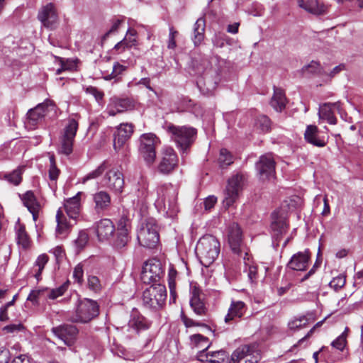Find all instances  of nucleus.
I'll return each instance as SVG.
<instances>
[{"label":"nucleus","mask_w":363,"mask_h":363,"mask_svg":"<svg viewBox=\"0 0 363 363\" xmlns=\"http://www.w3.org/2000/svg\"><path fill=\"white\" fill-rule=\"evenodd\" d=\"M231 39L223 33H216L212 39L214 46L217 48H223L225 44L230 45Z\"/></svg>","instance_id":"09e8293b"},{"label":"nucleus","mask_w":363,"mask_h":363,"mask_svg":"<svg viewBox=\"0 0 363 363\" xmlns=\"http://www.w3.org/2000/svg\"><path fill=\"white\" fill-rule=\"evenodd\" d=\"M304 138L307 143L319 147H324L327 143L326 138L324 136H320L318 128L313 125L307 126Z\"/></svg>","instance_id":"393cba45"},{"label":"nucleus","mask_w":363,"mask_h":363,"mask_svg":"<svg viewBox=\"0 0 363 363\" xmlns=\"http://www.w3.org/2000/svg\"><path fill=\"white\" fill-rule=\"evenodd\" d=\"M167 131L171 134L172 139L176 143L177 147L182 153V157L186 154L194 143L197 131L189 126H176L169 125Z\"/></svg>","instance_id":"20e7f679"},{"label":"nucleus","mask_w":363,"mask_h":363,"mask_svg":"<svg viewBox=\"0 0 363 363\" xmlns=\"http://www.w3.org/2000/svg\"><path fill=\"white\" fill-rule=\"evenodd\" d=\"M99 305L95 301L89 298L79 300L74 313L70 315L69 320L72 323H89L99 315Z\"/></svg>","instance_id":"39448f33"},{"label":"nucleus","mask_w":363,"mask_h":363,"mask_svg":"<svg viewBox=\"0 0 363 363\" xmlns=\"http://www.w3.org/2000/svg\"><path fill=\"white\" fill-rule=\"evenodd\" d=\"M60 174V170L56 165L55 160H50L48 169L49 179L51 181H56L58 179Z\"/></svg>","instance_id":"13d9d810"},{"label":"nucleus","mask_w":363,"mask_h":363,"mask_svg":"<svg viewBox=\"0 0 363 363\" xmlns=\"http://www.w3.org/2000/svg\"><path fill=\"white\" fill-rule=\"evenodd\" d=\"M79 123L75 118H69L65 125L58 148L60 154L67 156L72 152L74 140L78 130Z\"/></svg>","instance_id":"6e6552de"},{"label":"nucleus","mask_w":363,"mask_h":363,"mask_svg":"<svg viewBox=\"0 0 363 363\" xmlns=\"http://www.w3.org/2000/svg\"><path fill=\"white\" fill-rule=\"evenodd\" d=\"M228 238L230 247L234 254L242 256L245 251L249 250L242 245V233L237 223H232L228 228Z\"/></svg>","instance_id":"f8f14e48"},{"label":"nucleus","mask_w":363,"mask_h":363,"mask_svg":"<svg viewBox=\"0 0 363 363\" xmlns=\"http://www.w3.org/2000/svg\"><path fill=\"white\" fill-rule=\"evenodd\" d=\"M190 294V306L193 311L198 315H206L207 308L202 291L197 286H193L191 289Z\"/></svg>","instance_id":"a211bd4d"},{"label":"nucleus","mask_w":363,"mask_h":363,"mask_svg":"<svg viewBox=\"0 0 363 363\" xmlns=\"http://www.w3.org/2000/svg\"><path fill=\"white\" fill-rule=\"evenodd\" d=\"M227 354L225 350H220L211 352L210 354L209 363H221L226 358Z\"/></svg>","instance_id":"5fc2aeb1"},{"label":"nucleus","mask_w":363,"mask_h":363,"mask_svg":"<svg viewBox=\"0 0 363 363\" xmlns=\"http://www.w3.org/2000/svg\"><path fill=\"white\" fill-rule=\"evenodd\" d=\"M88 286L89 289L94 291H98L101 288L99 278L96 276H89L88 277Z\"/></svg>","instance_id":"774afa93"},{"label":"nucleus","mask_w":363,"mask_h":363,"mask_svg":"<svg viewBox=\"0 0 363 363\" xmlns=\"http://www.w3.org/2000/svg\"><path fill=\"white\" fill-rule=\"evenodd\" d=\"M239 257L243 259L245 264L244 271L247 272L249 279L251 282L255 281L257 278V267L254 264L249 252L245 251L242 256H239Z\"/></svg>","instance_id":"72a5a7b5"},{"label":"nucleus","mask_w":363,"mask_h":363,"mask_svg":"<svg viewBox=\"0 0 363 363\" xmlns=\"http://www.w3.org/2000/svg\"><path fill=\"white\" fill-rule=\"evenodd\" d=\"M150 322L144 316L136 312L133 313L128 322V327L136 333L146 330L150 328Z\"/></svg>","instance_id":"2f4dec72"},{"label":"nucleus","mask_w":363,"mask_h":363,"mask_svg":"<svg viewBox=\"0 0 363 363\" xmlns=\"http://www.w3.org/2000/svg\"><path fill=\"white\" fill-rule=\"evenodd\" d=\"M82 192L79 191L75 196L72 198L65 200L64 208L67 215L72 219L76 220L81 211V196Z\"/></svg>","instance_id":"412c9836"},{"label":"nucleus","mask_w":363,"mask_h":363,"mask_svg":"<svg viewBox=\"0 0 363 363\" xmlns=\"http://www.w3.org/2000/svg\"><path fill=\"white\" fill-rule=\"evenodd\" d=\"M255 127L260 133H267L271 128L269 118L264 115L259 116L256 119Z\"/></svg>","instance_id":"ea45409f"},{"label":"nucleus","mask_w":363,"mask_h":363,"mask_svg":"<svg viewBox=\"0 0 363 363\" xmlns=\"http://www.w3.org/2000/svg\"><path fill=\"white\" fill-rule=\"evenodd\" d=\"M134 101L129 98L111 97L107 105L106 113L109 116H115L118 113L133 109Z\"/></svg>","instance_id":"ddd939ff"},{"label":"nucleus","mask_w":363,"mask_h":363,"mask_svg":"<svg viewBox=\"0 0 363 363\" xmlns=\"http://www.w3.org/2000/svg\"><path fill=\"white\" fill-rule=\"evenodd\" d=\"M298 4L305 11L315 15L323 14L326 10L325 6L318 0H298Z\"/></svg>","instance_id":"7c9ffc66"},{"label":"nucleus","mask_w":363,"mask_h":363,"mask_svg":"<svg viewBox=\"0 0 363 363\" xmlns=\"http://www.w3.org/2000/svg\"><path fill=\"white\" fill-rule=\"evenodd\" d=\"M167 291L164 285L152 284L143 293V303L147 308L157 310L164 304Z\"/></svg>","instance_id":"423d86ee"},{"label":"nucleus","mask_w":363,"mask_h":363,"mask_svg":"<svg viewBox=\"0 0 363 363\" xmlns=\"http://www.w3.org/2000/svg\"><path fill=\"white\" fill-rule=\"evenodd\" d=\"M163 274L161 262L157 259H151L145 262L140 278L144 284H150L159 281Z\"/></svg>","instance_id":"9b49d317"},{"label":"nucleus","mask_w":363,"mask_h":363,"mask_svg":"<svg viewBox=\"0 0 363 363\" xmlns=\"http://www.w3.org/2000/svg\"><path fill=\"white\" fill-rule=\"evenodd\" d=\"M94 209L97 213L104 212L108 209L111 203V196L105 191H99L93 195Z\"/></svg>","instance_id":"a878e982"},{"label":"nucleus","mask_w":363,"mask_h":363,"mask_svg":"<svg viewBox=\"0 0 363 363\" xmlns=\"http://www.w3.org/2000/svg\"><path fill=\"white\" fill-rule=\"evenodd\" d=\"M247 176L242 173H237L228 179L223 199V205L225 209L229 208L238 201L247 185Z\"/></svg>","instance_id":"7ed1b4c3"},{"label":"nucleus","mask_w":363,"mask_h":363,"mask_svg":"<svg viewBox=\"0 0 363 363\" xmlns=\"http://www.w3.org/2000/svg\"><path fill=\"white\" fill-rule=\"evenodd\" d=\"M126 68V66L121 65L118 62H116L113 66L112 72L110 74L104 77V79L106 80L117 79L123 73V72L125 71Z\"/></svg>","instance_id":"3c124183"},{"label":"nucleus","mask_w":363,"mask_h":363,"mask_svg":"<svg viewBox=\"0 0 363 363\" xmlns=\"http://www.w3.org/2000/svg\"><path fill=\"white\" fill-rule=\"evenodd\" d=\"M49 108L52 109V103L50 101H45L30 109L27 113V118L25 121L26 127L30 129L35 128L37 124L48 112Z\"/></svg>","instance_id":"2eb2a0df"},{"label":"nucleus","mask_w":363,"mask_h":363,"mask_svg":"<svg viewBox=\"0 0 363 363\" xmlns=\"http://www.w3.org/2000/svg\"><path fill=\"white\" fill-rule=\"evenodd\" d=\"M89 241V235L85 231H80L74 243L78 250H82Z\"/></svg>","instance_id":"4d7b16f0"},{"label":"nucleus","mask_w":363,"mask_h":363,"mask_svg":"<svg viewBox=\"0 0 363 363\" xmlns=\"http://www.w3.org/2000/svg\"><path fill=\"white\" fill-rule=\"evenodd\" d=\"M56 220L57 223V231L60 234L65 233L69 225L67 223L61 208L57 211Z\"/></svg>","instance_id":"79ce46f5"},{"label":"nucleus","mask_w":363,"mask_h":363,"mask_svg":"<svg viewBox=\"0 0 363 363\" xmlns=\"http://www.w3.org/2000/svg\"><path fill=\"white\" fill-rule=\"evenodd\" d=\"M270 104L277 111H281L286 106V97L284 91L279 88H274V95Z\"/></svg>","instance_id":"f704fd0d"},{"label":"nucleus","mask_w":363,"mask_h":363,"mask_svg":"<svg viewBox=\"0 0 363 363\" xmlns=\"http://www.w3.org/2000/svg\"><path fill=\"white\" fill-rule=\"evenodd\" d=\"M107 168V165L106 162H104L99 167H98L97 169L95 170L89 172L86 175H85L84 177L82 178V183L85 184L87 181L93 179H96L101 176L105 169Z\"/></svg>","instance_id":"de8ad7c7"},{"label":"nucleus","mask_w":363,"mask_h":363,"mask_svg":"<svg viewBox=\"0 0 363 363\" xmlns=\"http://www.w3.org/2000/svg\"><path fill=\"white\" fill-rule=\"evenodd\" d=\"M84 269L83 265L79 263L74 268L73 271V278L74 281L81 284L83 282Z\"/></svg>","instance_id":"0e129e2a"},{"label":"nucleus","mask_w":363,"mask_h":363,"mask_svg":"<svg viewBox=\"0 0 363 363\" xmlns=\"http://www.w3.org/2000/svg\"><path fill=\"white\" fill-rule=\"evenodd\" d=\"M3 330L6 333L16 334L25 330V327L21 323L11 324L4 327Z\"/></svg>","instance_id":"052dcab7"},{"label":"nucleus","mask_w":363,"mask_h":363,"mask_svg":"<svg viewBox=\"0 0 363 363\" xmlns=\"http://www.w3.org/2000/svg\"><path fill=\"white\" fill-rule=\"evenodd\" d=\"M335 111H337L341 117H342L343 111L340 101L325 103L320 105L318 110L319 119L326 121L328 123L332 125L336 124L337 118L335 116Z\"/></svg>","instance_id":"dca6fc26"},{"label":"nucleus","mask_w":363,"mask_h":363,"mask_svg":"<svg viewBox=\"0 0 363 363\" xmlns=\"http://www.w3.org/2000/svg\"><path fill=\"white\" fill-rule=\"evenodd\" d=\"M107 185L116 191L121 192L123 188L124 179L122 173L114 169H110L107 174Z\"/></svg>","instance_id":"cd10ccee"},{"label":"nucleus","mask_w":363,"mask_h":363,"mask_svg":"<svg viewBox=\"0 0 363 363\" xmlns=\"http://www.w3.org/2000/svg\"><path fill=\"white\" fill-rule=\"evenodd\" d=\"M20 198L23 205L32 214L33 220L36 221L38 218L40 205L33 192L31 191H28L25 194L20 195Z\"/></svg>","instance_id":"5701e85b"},{"label":"nucleus","mask_w":363,"mask_h":363,"mask_svg":"<svg viewBox=\"0 0 363 363\" xmlns=\"http://www.w3.org/2000/svg\"><path fill=\"white\" fill-rule=\"evenodd\" d=\"M302 72L305 74L306 72L309 73H320V65L318 62L312 61L308 65L304 66L302 68Z\"/></svg>","instance_id":"680f3d73"},{"label":"nucleus","mask_w":363,"mask_h":363,"mask_svg":"<svg viewBox=\"0 0 363 363\" xmlns=\"http://www.w3.org/2000/svg\"><path fill=\"white\" fill-rule=\"evenodd\" d=\"M261 359V355L256 345H251V351L249 356L245 360V363H257Z\"/></svg>","instance_id":"864d4df0"},{"label":"nucleus","mask_w":363,"mask_h":363,"mask_svg":"<svg viewBox=\"0 0 363 363\" xmlns=\"http://www.w3.org/2000/svg\"><path fill=\"white\" fill-rule=\"evenodd\" d=\"M311 254L308 250L294 255L288 263V267L296 271H304L308 266Z\"/></svg>","instance_id":"4be33fe9"},{"label":"nucleus","mask_w":363,"mask_h":363,"mask_svg":"<svg viewBox=\"0 0 363 363\" xmlns=\"http://www.w3.org/2000/svg\"><path fill=\"white\" fill-rule=\"evenodd\" d=\"M247 311L246 304L241 301H232L224 321L226 324L233 325L240 320Z\"/></svg>","instance_id":"6ab92c4d"},{"label":"nucleus","mask_w":363,"mask_h":363,"mask_svg":"<svg viewBox=\"0 0 363 363\" xmlns=\"http://www.w3.org/2000/svg\"><path fill=\"white\" fill-rule=\"evenodd\" d=\"M137 31L133 28H128L124 38L118 42L114 49L119 52H123L125 49L130 48L137 44Z\"/></svg>","instance_id":"c756f323"},{"label":"nucleus","mask_w":363,"mask_h":363,"mask_svg":"<svg viewBox=\"0 0 363 363\" xmlns=\"http://www.w3.org/2000/svg\"><path fill=\"white\" fill-rule=\"evenodd\" d=\"M155 206L159 211L174 218L179 211L177 189L171 184L162 185L157 189Z\"/></svg>","instance_id":"f257e3e1"},{"label":"nucleus","mask_w":363,"mask_h":363,"mask_svg":"<svg viewBox=\"0 0 363 363\" xmlns=\"http://www.w3.org/2000/svg\"><path fill=\"white\" fill-rule=\"evenodd\" d=\"M15 233L17 243L23 249H27L30 245V239L26 230L25 225L20 222L18 218L15 225Z\"/></svg>","instance_id":"473e14b6"},{"label":"nucleus","mask_w":363,"mask_h":363,"mask_svg":"<svg viewBox=\"0 0 363 363\" xmlns=\"http://www.w3.org/2000/svg\"><path fill=\"white\" fill-rule=\"evenodd\" d=\"M251 351V345H245L237 348L231 355L233 363H239L242 359L248 357L249 352Z\"/></svg>","instance_id":"4c0bfd02"},{"label":"nucleus","mask_w":363,"mask_h":363,"mask_svg":"<svg viewBox=\"0 0 363 363\" xmlns=\"http://www.w3.org/2000/svg\"><path fill=\"white\" fill-rule=\"evenodd\" d=\"M139 243L147 248H154L159 242L158 228L154 218H148L138 232Z\"/></svg>","instance_id":"0eeeda50"},{"label":"nucleus","mask_w":363,"mask_h":363,"mask_svg":"<svg viewBox=\"0 0 363 363\" xmlns=\"http://www.w3.org/2000/svg\"><path fill=\"white\" fill-rule=\"evenodd\" d=\"M129 241L128 228L125 220H121L118 224L117 237L113 242V246L118 250H121L128 245Z\"/></svg>","instance_id":"c85d7f7f"},{"label":"nucleus","mask_w":363,"mask_h":363,"mask_svg":"<svg viewBox=\"0 0 363 363\" xmlns=\"http://www.w3.org/2000/svg\"><path fill=\"white\" fill-rule=\"evenodd\" d=\"M309 323L308 318L305 316H301L299 318H295L289 322V328L291 330H299L302 328L306 327Z\"/></svg>","instance_id":"a19ab883"},{"label":"nucleus","mask_w":363,"mask_h":363,"mask_svg":"<svg viewBox=\"0 0 363 363\" xmlns=\"http://www.w3.org/2000/svg\"><path fill=\"white\" fill-rule=\"evenodd\" d=\"M115 230V225L110 219H101L96 224V234L100 241L108 240Z\"/></svg>","instance_id":"b1692460"},{"label":"nucleus","mask_w":363,"mask_h":363,"mask_svg":"<svg viewBox=\"0 0 363 363\" xmlns=\"http://www.w3.org/2000/svg\"><path fill=\"white\" fill-rule=\"evenodd\" d=\"M86 92L92 95L98 103H99L103 99L104 96L103 91H100L96 87L91 86L86 87Z\"/></svg>","instance_id":"69168bd1"},{"label":"nucleus","mask_w":363,"mask_h":363,"mask_svg":"<svg viewBox=\"0 0 363 363\" xmlns=\"http://www.w3.org/2000/svg\"><path fill=\"white\" fill-rule=\"evenodd\" d=\"M133 125L131 123H121L114 133L113 148L118 156H125L126 152L125 143L133 133Z\"/></svg>","instance_id":"9d476101"},{"label":"nucleus","mask_w":363,"mask_h":363,"mask_svg":"<svg viewBox=\"0 0 363 363\" xmlns=\"http://www.w3.org/2000/svg\"><path fill=\"white\" fill-rule=\"evenodd\" d=\"M346 283L345 277L342 275H339L335 278H333L329 285L331 288L334 289L335 291H337L342 288Z\"/></svg>","instance_id":"bf43d9fd"},{"label":"nucleus","mask_w":363,"mask_h":363,"mask_svg":"<svg viewBox=\"0 0 363 363\" xmlns=\"http://www.w3.org/2000/svg\"><path fill=\"white\" fill-rule=\"evenodd\" d=\"M48 260L49 257L46 254H42L38 257L35 263V267H37L38 269L34 275L38 280L40 279L41 273Z\"/></svg>","instance_id":"a18cd8bd"},{"label":"nucleus","mask_w":363,"mask_h":363,"mask_svg":"<svg viewBox=\"0 0 363 363\" xmlns=\"http://www.w3.org/2000/svg\"><path fill=\"white\" fill-rule=\"evenodd\" d=\"M174 160H161L158 164V171L162 174L170 173L177 166Z\"/></svg>","instance_id":"603ef678"},{"label":"nucleus","mask_w":363,"mask_h":363,"mask_svg":"<svg viewBox=\"0 0 363 363\" xmlns=\"http://www.w3.org/2000/svg\"><path fill=\"white\" fill-rule=\"evenodd\" d=\"M347 331L348 328H346L345 331L332 342L331 346L340 351H343L347 345Z\"/></svg>","instance_id":"49530a36"},{"label":"nucleus","mask_w":363,"mask_h":363,"mask_svg":"<svg viewBox=\"0 0 363 363\" xmlns=\"http://www.w3.org/2000/svg\"><path fill=\"white\" fill-rule=\"evenodd\" d=\"M138 152L144 159H155L156 147L160 144V138L152 133L142 134L139 138Z\"/></svg>","instance_id":"1a4fd4ad"},{"label":"nucleus","mask_w":363,"mask_h":363,"mask_svg":"<svg viewBox=\"0 0 363 363\" xmlns=\"http://www.w3.org/2000/svg\"><path fill=\"white\" fill-rule=\"evenodd\" d=\"M256 169L262 180L270 179L274 174V160H258Z\"/></svg>","instance_id":"bb28decb"},{"label":"nucleus","mask_w":363,"mask_h":363,"mask_svg":"<svg viewBox=\"0 0 363 363\" xmlns=\"http://www.w3.org/2000/svg\"><path fill=\"white\" fill-rule=\"evenodd\" d=\"M205 20L203 18H199L195 24L194 28V43L195 45H199L201 44L202 40L204 38V31H205Z\"/></svg>","instance_id":"c9c22d12"},{"label":"nucleus","mask_w":363,"mask_h":363,"mask_svg":"<svg viewBox=\"0 0 363 363\" xmlns=\"http://www.w3.org/2000/svg\"><path fill=\"white\" fill-rule=\"evenodd\" d=\"M124 18H114L111 21V26L108 30L103 35L102 40H105L111 35H114L118 32V30L123 23Z\"/></svg>","instance_id":"8fccbe9b"},{"label":"nucleus","mask_w":363,"mask_h":363,"mask_svg":"<svg viewBox=\"0 0 363 363\" xmlns=\"http://www.w3.org/2000/svg\"><path fill=\"white\" fill-rule=\"evenodd\" d=\"M177 275V272L174 269H169L168 273V285L170 289V293L173 294L175 291L176 287V277Z\"/></svg>","instance_id":"338daca9"},{"label":"nucleus","mask_w":363,"mask_h":363,"mask_svg":"<svg viewBox=\"0 0 363 363\" xmlns=\"http://www.w3.org/2000/svg\"><path fill=\"white\" fill-rule=\"evenodd\" d=\"M195 250L202 264L208 267L218 257L220 242L216 237L206 235L200 238Z\"/></svg>","instance_id":"f03ea898"},{"label":"nucleus","mask_w":363,"mask_h":363,"mask_svg":"<svg viewBox=\"0 0 363 363\" xmlns=\"http://www.w3.org/2000/svg\"><path fill=\"white\" fill-rule=\"evenodd\" d=\"M67 289V286L65 284H63L60 287L53 289H45V298H49L51 300L56 299L57 298L62 296L66 291Z\"/></svg>","instance_id":"37998d69"},{"label":"nucleus","mask_w":363,"mask_h":363,"mask_svg":"<svg viewBox=\"0 0 363 363\" xmlns=\"http://www.w3.org/2000/svg\"><path fill=\"white\" fill-rule=\"evenodd\" d=\"M24 167L20 166L17 169H14L12 172L9 174H4L3 177L4 179L8 181L9 183L17 186L22 181V174L24 171Z\"/></svg>","instance_id":"58836bf2"},{"label":"nucleus","mask_w":363,"mask_h":363,"mask_svg":"<svg viewBox=\"0 0 363 363\" xmlns=\"http://www.w3.org/2000/svg\"><path fill=\"white\" fill-rule=\"evenodd\" d=\"M191 341L195 346L199 348H204L208 345V338L200 334H196L191 336Z\"/></svg>","instance_id":"6e6d98bb"},{"label":"nucleus","mask_w":363,"mask_h":363,"mask_svg":"<svg viewBox=\"0 0 363 363\" xmlns=\"http://www.w3.org/2000/svg\"><path fill=\"white\" fill-rule=\"evenodd\" d=\"M38 17L45 27L53 28L58 19L54 4L50 3L43 6L40 11Z\"/></svg>","instance_id":"aec40b11"},{"label":"nucleus","mask_w":363,"mask_h":363,"mask_svg":"<svg viewBox=\"0 0 363 363\" xmlns=\"http://www.w3.org/2000/svg\"><path fill=\"white\" fill-rule=\"evenodd\" d=\"M45 299V289L31 291L27 298L34 305H38L40 301Z\"/></svg>","instance_id":"c03bdc74"},{"label":"nucleus","mask_w":363,"mask_h":363,"mask_svg":"<svg viewBox=\"0 0 363 363\" xmlns=\"http://www.w3.org/2000/svg\"><path fill=\"white\" fill-rule=\"evenodd\" d=\"M52 332L67 346H72L77 338L78 329L72 325H62L53 328Z\"/></svg>","instance_id":"f3484780"},{"label":"nucleus","mask_w":363,"mask_h":363,"mask_svg":"<svg viewBox=\"0 0 363 363\" xmlns=\"http://www.w3.org/2000/svg\"><path fill=\"white\" fill-rule=\"evenodd\" d=\"M77 67L75 61L67 60L66 61L61 60V68L57 69L56 71L57 74H61L63 70H73Z\"/></svg>","instance_id":"e2e57ef3"},{"label":"nucleus","mask_w":363,"mask_h":363,"mask_svg":"<svg viewBox=\"0 0 363 363\" xmlns=\"http://www.w3.org/2000/svg\"><path fill=\"white\" fill-rule=\"evenodd\" d=\"M220 82V77L215 69H206L197 79V86L204 94L212 92Z\"/></svg>","instance_id":"4468645a"},{"label":"nucleus","mask_w":363,"mask_h":363,"mask_svg":"<svg viewBox=\"0 0 363 363\" xmlns=\"http://www.w3.org/2000/svg\"><path fill=\"white\" fill-rule=\"evenodd\" d=\"M287 227L288 225L285 217L281 216L275 218L274 214H273V221L271 224V228L274 231L275 235L278 236L285 233Z\"/></svg>","instance_id":"e433bc0d"}]
</instances>
